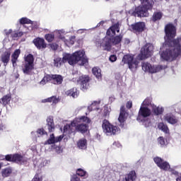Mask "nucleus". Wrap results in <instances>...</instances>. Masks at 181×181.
I'll return each instance as SVG.
<instances>
[{"label":"nucleus","instance_id":"2","mask_svg":"<svg viewBox=\"0 0 181 181\" xmlns=\"http://www.w3.org/2000/svg\"><path fill=\"white\" fill-rule=\"evenodd\" d=\"M86 52L83 50H80L74 52L73 54L64 53L63 54L62 59L60 57H57L54 59V67H60L62 64L64 63H69L70 66H74L77 64L78 62H81L80 66H84L88 63V59L84 57Z\"/></svg>","mask_w":181,"mask_h":181},{"label":"nucleus","instance_id":"18","mask_svg":"<svg viewBox=\"0 0 181 181\" xmlns=\"http://www.w3.org/2000/svg\"><path fill=\"white\" fill-rule=\"evenodd\" d=\"M64 138V135H60L59 136L55 137L54 134H52L49 135V138L47 141H45V145H53V144H57V142H62Z\"/></svg>","mask_w":181,"mask_h":181},{"label":"nucleus","instance_id":"24","mask_svg":"<svg viewBox=\"0 0 181 181\" xmlns=\"http://www.w3.org/2000/svg\"><path fill=\"white\" fill-rule=\"evenodd\" d=\"M47 127L49 132H54L56 126H54V120L53 119V117L49 116L47 118Z\"/></svg>","mask_w":181,"mask_h":181},{"label":"nucleus","instance_id":"27","mask_svg":"<svg viewBox=\"0 0 181 181\" xmlns=\"http://www.w3.org/2000/svg\"><path fill=\"white\" fill-rule=\"evenodd\" d=\"M140 2H141V6H144L147 11L152 9L155 4L153 0H140Z\"/></svg>","mask_w":181,"mask_h":181},{"label":"nucleus","instance_id":"21","mask_svg":"<svg viewBox=\"0 0 181 181\" xmlns=\"http://www.w3.org/2000/svg\"><path fill=\"white\" fill-rule=\"evenodd\" d=\"M102 47H104V50H107V52H110L111 50V47H112V40L111 37H105L101 43Z\"/></svg>","mask_w":181,"mask_h":181},{"label":"nucleus","instance_id":"53","mask_svg":"<svg viewBox=\"0 0 181 181\" xmlns=\"http://www.w3.org/2000/svg\"><path fill=\"white\" fill-rule=\"evenodd\" d=\"M176 181H181V175H178V177L176 178Z\"/></svg>","mask_w":181,"mask_h":181},{"label":"nucleus","instance_id":"13","mask_svg":"<svg viewBox=\"0 0 181 181\" xmlns=\"http://www.w3.org/2000/svg\"><path fill=\"white\" fill-rule=\"evenodd\" d=\"M152 115V111L146 106H141L139 110L137 121H141V118H148Z\"/></svg>","mask_w":181,"mask_h":181},{"label":"nucleus","instance_id":"42","mask_svg":"<svg viewBox=\"0 0 181 181\" xmlns=\"http://www.w3.org/2000/svg\"><path fill=\"white\" fill-rule=\"evenodd\" d=\"M86 172L81 168H78L76 170V175H78V176H81V177H83V176H86Z\"/></svg>","mask_w":181,"mask_h":181},{"label":"nucleus","instance_id":"47","mask_svg":"<svg viewBox=\"0 0 181 181\" xmlns=\"http://www.w3.org/2000/svg\"><path fill=\"white\" fill-rule=\"evenodd\" d=\"M126 108H127L128 110H131V108H132V101L129 100L127 103Z\"/></svg>","mask_w":181,"mask_h":181},{"label":"nucleus","instance_id":"4","mask_svg":"<svg viewBox=\"0 0 181 181\" xmlns=\"http://www.w3.org/2000/svg\"><path fill=\"white\" fill-rule=\"evenodd\" d=\"M49 81H51L52 84L59 86L63 83V76L59 74H47L41 80L40 84L45 86L46 83H49Z\"/></svg>","mask_w":181,"mask_h":181},{"label":"nucleus","instance_id":"17","mask_svg":"<svg viewBox=\"0 0 181 181\" xmlns=\"http://www.w3.org/2000/svg\"><path fill=\"white\" fill-rule=\"evenodd\" d=\"M118 121L120 122L121 128H124L125 126V121H127V110H125V107L122 106L120 107V113L118 117Z\"/></svg>","mask_w":181,"mask_h":181},{"label":"nucleus","instance_id":"12","mask_svg":"<svg viewBox=\"0 0 181 181\" xmlns=\"http://www.w3.org/2000/svg\"><path fill=\"white\" fill-rule=\"evenodd\" d=\"M129 30L133 33H142L145 30V23L137 22L129 25Z\"/></svg>","mask_w":181,"mask_h":181},{"label":"nucleus","instance_id":"33","mask_svg":"<svg viewBox=\"0 0 181 181\" xmlns=\"http://www.w3.org/2000/svg\"><path fill=\"white\" fill-rule=\"evenodd\" d=\"M12 174V168L11 167L6 168L2 170L1 175L3 177H9Z\"/></svg>","mask_w":181,"mask_h":181},{"label":"nucleus","instance_id":"8","mask_svg":"<svg viewBox=\"0 0 181 181\" xmlns=\"http://www.w3.org/2000/svg\"><path fill=\"white\" fill-rule=\"evenodd\" d=\"M141 60H145L153 54V45L151 43H146L143 46L140 51Z\"/></svg>","mask_w":181,"mask_h":181},{"label":"nucleus","instance_id":"11","mask_svg":"<svg viewBox=\"0 0 181 181\" xmlns=\"http://www.w3.org/2000/svg\"><path fill=\"white\" fill-rule=\"evenodd\" d=\"M132 15L138 18H148V16H149V12H148V10L143 6H139L135 8Z\"/></svg>","mask_w":181,"mask_h":181},{"label":"nucleus","instance_id":"15","mask_svg":"<svg viewBox=\"0 0 181 181\" xmlns=\"http://www.w3.org/2000/svg\"><path fill=\"white\" fill-rule=\"evenodd\" d=\"M33 43L35 45L37 50H45V49L47 47V43L45 41V38H42L40 37L35 38Z\"/></svg>","mask_w":181,"mask_h":181},{"label":"nucleus","instance_id":"49","mask_svg":"<svg viewBox=\"0 0 181 181\" xmlns=\"http://www.w3.org/2000/svg\"><path fill=\"white\" fill-rule=\"evenodd\" d=\"M32 181H42V178L39 177V174H36Z\"/></svg>","mask_w":181,"mask_h":181},{"label":"nucleus","instance_id":"51","mask_svg":"<svg viewBox=\"0 0 181 181\" xmlns=\"http://www.w3.org/2000/svg\"><path fill=\"white\" fill-rule=\"evenodd\" d=\"M19 36H22L21 33H16L12 35V37H19Z\"/></svg>","mask_w":181,"mask_h":181},{"label":"nucleus","instance_id":"39","mask_svg":"<svg viewBox=\"0 0 181 181\" xmlns=\"http://www.w3.org/2000/svg\"><path fill=\"white\" fill-rule=\"evenodd\" d=\"M64 134H66L67 135H71V134H73L71 126L70 124H66L64 127Z\"/></svg>","mask_w":181,"mask_h":181},{"label":"nucleus","instance_id":"55","mask_svg":"<svg viewBox=\"0 0 181 181\" xmlns=\"http://www.w3.org/2000/svg\"><path fill=\"white\" fill-rule=\"evenodd\" d=\"M4 1V0H0V4H2V1Z\"/></svg>","mask_w":181,"mask_h":181},{"label":"nucleus","instance_id":"6","mask_svg":"<svg viewBox=\"0 0 181 181\" xmlns=\"http://www.w3.org/2000/svg\"><path fill=\"white\" fill-rule=\"evenodd\" d=\"M35 57L33 54H29L25 57L24 67L23 68V72L27 76H30L32 71L35 70Z\"/></svg>","mask_w":181,"mask_h":181},{"label":"nucleus","instance_id":"20","mask_svg":"<svg viewBox=\"0 0 181 181\" xmlns=\"http://www.w3.org/2000/svg\"><path fill=\"white\" fill-rule=\"evenodd\" d=\"M164 120L171 125H176L179 122V119L172 113H167L164 115Z\"/></svg>","mask_w":181,"mask_h":181},{"label":"nucleus","instance_id":"30","mask_svg":"<svg viewBox=\"0 0 181 181\" xmlns=\"http://www.w3.org/2000/svg\"><path fill=\"white\" fill-rule=\"evenodd\" d=\"M152 111L154 115H162L165 110L162 107L154 105L152 107Z\"/></svg>","mask_w":181,"mask_h":181},{"label":"nucleus","instance_id":"9","mask_svg":"<svg viewBox=\"0 0 181 181\" xmlns=\"http://www.w3.org/2000/svg\"><path fill=\"white\" fill-rule=\"evenodd\" d=\"M122 62L124 64H128L130 70L137 69L138 64H139V62L136 59H134V56L131 54H125L122 58Z\"/></svg>","mask_w":181,"mask_h":181},{"label":"nucleus","instance_id":"50","mask_svg":"<svg viewBox=\"0 0 181 181\" xmlns=\"http://www.w3.org/2000/svg\"><path fill=\"white\" fill-rule=\"evenodd\" d=\"M71 181H80V178L78 177L77 175H74L71 178Z\"/></svg>","mask_w":181,"mask_h":181},{"label":"nucleus","instance_id":"29","mask_svg":"<svg viewBox=\"0 0 181 181\" xmlns=\"http://www.w3.org/2000/svg\"><path fill=\"white\" fill-rule=\"evenodd\" d=\"M122 37H124V36L122 34L111 37L113 46H117V45H119V43L122 42Z\"/></svg>","mask_w":181,"mask_h":181},{"label":"nucleus","instance_id":"37","mask_svg":"<svg viewBox=\"0 0 181 181\" xmlns=\"http://www.w3.org/2000/svg\"><path fill=\"white\" fill-rule=\"evenodd\" d=\"M100 105V103L97 101H94L92 104L88 107V111H94L95 110H98V106Z\"/></svg>","mask_w":181,"mask_h":181},{"label":"nucleus","instance_id":"41","mask_svg":"<svg viewBox=\"0 0 181 181\" xmlns=\"http://www.w3.org/2000/svg\"><path fill=\"white\" fill-rule=\"evenodd\" d=\"M158 144H160V146H165V145H166V141L163 136L158 137Z\"/></svg>","mask_w":181,"mask_h":181},{"label":"nucleus","instance_id":"44","mask_svg":"<svg viewBox=\"0 0 181 181\" xmlns=\"http://www.w3.org/2000/svg\"><path fill=\"white\" fill-rule=\"evenodd\" d=\"M37 133L39 134V135H40V136H42V135H47V132H46V131L43 128L38 129L37 130Z\"/></svg>","mask_w":181,"mask_h":181},{"label":"nucleus","instance_id":"22","mask_svg":"<svg viewBox=\"0 0 181 181\" xmlns=\"http://www.w3.org/2000/svg\"><path fill=\"white\" fill-rule=\"evenodd\" d=\"M1 62L3 63L4 66L6 67L9 62H11V51H5L1 55Z\"/></svg>","mask_w":181,"mask_h":181},{"label":"nucleus","instance_id":"52","mask_svg":"<svg viewBox=\"0 0 181 181\" xmlns=\"http://www.w3.org/2000/svg\"><path fill=\"white\" fill-rule=\"evenodd\" d=\"M42 103H50V98L42 100Z\"/></svg>","mask_w":181,"mask_h":181},{"label":"nucleus","instance_id":"19","mask_svg":"<svg viewBox=\"0 0 181 181\" xmlns=\"http://www.w3.org/2000/svg\"><path fill=\"white\" fill-rule=\"evenodd\" d=\"M120 26H121V23H119V21H117L116 23L112 25V26H110L106 32L107 36H111V32H112V35H115V31L117 33H119Z\"/></svg>","mask_w":181,"mask_h":181},{"label":"nucleus","instance_id":"1","mask_svg":"<svg viewBox=\"0 0 181 181\" xmlns=\"http://www.w3.org/2000/svg\"><path fill=\"white\" fill-rule=\"evenodd\" d=\"M165 33V45L168 47H174V49H167L161 54V57L165 62H173L176 60L179 56H181V37H176L177 34V28L173 23H168L164 28Z\"/></svg>","mask_w":181,"mask_h":181},{"label":"nucleus","instance_id":"5","mask_svg":"<svg viewBox=\"0 0 181 181\" xmlns=\"http://www.w3.org/2000/svg\"><path fill=\"white\" fill-rule=\"evenodd\" d=\"M1 160H6L7 162H13L20 165H23V163H26V162H28V159L19 153L6 155L5 157L2 156Z\"/></svg>","mask_w":181,"mask_h":181},{"label":"nucleus","instance_id":"34","mask_svg":"<svg viewBox=\"0 0 181 181\" xmlns=\"http://www.w3.org/2000/svg\"><path fill=\"white\" fill-rule=\"evenodd\" d=\"M158 129H161L164 134H170L169 130V127L167 124H164L163 122H160L158 124Z\"/></svg>","mask_w":181,"mask_h":181},{"label":"nucleus","instance_id":"40","mask_svg":"<svg viewBox=\"0 0 181 181\" xmlns=\"http://www.w3.org/2000/svg\"><path fill=\"white\" fill-rule=\"evenodd\" d=\"M143 104L145 105V107H149V105H152V97L146 98L144 100Z\"/></svg>","mask_w":181,"mask_h":181},{"label":"nucleus","instance_id":"31","mask_svg":"<svg viewBox=\"0 0 181 181\" xmlns=\"http://www.w3.org/2000/svg\"><path fill=\"white\" fill-rule=\"evenodd\" d=\"M136 179V173L135 170H132L125 177V181H134Z\"/></svg>","mask_w":181,"mask_h":181},{"label":"nucleus","instance_id":"56","mask_svg":"<svg viewBox=\"0 0 181 181\" xmlns=\"http://www.w3.org/2000/svg\"><path fill=\"white\" fill-rule=\"evenodd\" d=\"M108 1H110V0H106L107 2H108Z\"/></svg>","mask_w":181,"mask_h":181},{"label":"nucleus","instance_id":"48","mask_svg":"<svg viewBox=\"0 0 181 181\" xmlns=\"http://www.w3.org/2000/svg\"><path fill=\"white\" fill-rule=\"evenodd\" d=\"M103 116L104 117H110V110H108L107 108L104 109Z\"/></svg>","mask_w":181,"mask_h":181},{"label":"nucleus","instance_id":"54","mask_svg":"<svg viewBox=\"0 0 181 181\" xmlns=\"http://www.w3.org/2000/svg\"><path fill=\"white\" fill-rule=\"evenodd\" d=\"M71 45H74V41H71Z\"/></svg>","mask_w":181,"mask_h":181},{"label":"nucleus","instance_id":"25","mask_svg":"<svg viewBox=\"0 0 181 181\" xmlns=\"http://www.w3.org/2000/svg\"><path fill=\"white\" fill-rule=\"evenodd\" d=\"M162 18H163V13H162V11H155L151 18V21L153 22V23H156V22L161 21Z\"/></svg>","mask_w":181,"mask_h":181},{"label":"nucleus","instance_id":"23","mask_svg":"<svg viewBox=\"0 0 181 181\" xmlns=\"http://www.w3.org/2000/svg\"><path fill=\"white\" fill-rule=\"evenodd\" d=\"M19 56H21L20 49H16L11 54V62L13 64V67H16V66H18L16 63H18V59H19Z\"/></svg>","mask_w":181,"mask_h":181},{"label":"nucleus","instance_id":"32","mask_svg":"<svg viewBox=\"0 0 181 181\" xmlns=\"http://www.w3.org/2000/svg\"><path fill=\"white\" fill-rule=\"evenodd\" d=\"M77 146L79 149H87V139H81L78 140Z\"/></svg>","mask_w":181,"mask_h":181},{"label":"nucleus","instance_id":"46","mask_svg":"<svg viewBox=\"0 0 181 181\" xmlns=\"http://www.w3.org/2000/svg\"><path fill=\"white\" fill-rule=\"evenodd\" d=\"M110 62H112V63H114V62H117V55L112 54L109 57Z\"/></svg>","mask_w":181,"mask_h":181},{"label":"nucleus","instance_id":"36","mask_svg":"<svg viewBox=\"0 0 181 181\" xmlns=\"http://www.w3.org/2000/svg\"><path fill=\"white\" fill-rule=\"evenodd\" d=\"M21 25H33V21L28 18H21L20 19Z\"/></svg>","mask_w":181,"mask_h":181},{"label":"nucleus","instance_id":"43","mask_svg":"<svg viewBox=\"0 0 181 181\" xmlns=\"http://www.w3.org/2000/svg\"><path fill=\"white\" fill-rule=\"evenodd\" d=\"M49 103H52V104H57V103H59V98L56 96H52L49 98Z\"/></svg>","mask_w":181,"mask_h":181},{"label":"nucleus","instance_id":"3","mask_svg":"<svg viewBox=\"0 0 181 181\" xmlns=\"http://www.w3.org/2000/svg\"><path fill=\"white\" fill-rule=\"evenodd\" d=\"M91 120L88 117L81 116V117L76 118L72 122L71 125H74L76 132H80L81 134H86L88 131V124ZM77 122H86V124L81 123L77 124Z\"/></svg>","mask_w":181,"mask_h":181},{"label":"nucleus","instance_id":"35","mask_svg":"<svg viewBox=\"0 0 181 181\" xmlns=\"http://www.w3.org/2000/svg\"><path fill=\"white\" fill-rule=\"evenodd\" d=\"M92 73L93 76H95L96 78H101V69L98 67H94L92 69Z\"/></svg>","mask_w":181,"mask_h":181},{"label":"nucleus","instance_id":"16","mask_svg":"<svg viewBox=\"0 0 181 181\" xmlns=\"http://www.w3.org/2000/svg\"><path fill=\"white\" fill-rule=\"evenodd\" d=\"M90 76L88 75H82L79 76L78 79L77 80L78 83H80L81 87V90H87L88 88V83H90Z\"/></svg>","mask_w":181,"mask_h":181},{"label":"nucleus","instance_id":"28","mask_svg":"<svg viewBox=\"0 0 181 181\" xmlns=\"http://www.w3.org/2000/svg\"><path fill=\"white\" fill-rule=\"evenodd\" d=\"M66 95L68 97H72L73 98H77L78 97V90L77 88H72L65 92Z\"/></svg>","mask_w":181,"mask_h":181},{"label":"nucleus","instance_id":"38","mask_svg":"<svg viewBox=\"0 0 181 181\" xmlns=\"http://www.w3.org/2000/svg\"><path fill=\"white\" fill-rule=\"evenodd\" d=\"M45 39L48 42V43H52L53 40H54V33H48L45 35Z\"/></svg>","mask_w":181,"mask_h":181},{"label":"nucleus","instance_id":"14","mask_svg":"<svg viewBox=\"0 0 181 181\" xmlns=\"http://www.w3.org/2000/svg\"><path fill=\"white\" fill-rule=\"evenodd\" d=\"M153 160L160 169L165 171L170 169V165H169V163H168V161H164L161 158L156 157L153 158Z\"/></svg>","mask_w":181,"mask_h":181},{"label":"nucleus","instance_id":"26","mask_svg":"<svg viewBox=\"0 0 181 181\" xmlns=\"http://www.w3.org/2000/svg\"><path fill=\"white\" fill-rule=\"evenodd\" d=\"M11 100H12V95L11 93H8L0 98V104L4 107H6V105L11 104Z\"/></svg>","mask_w":181,"mask_h":181},{"label":"nucleus","instance_id":"10","mask_svg":"<svg viewBox=\"0 0 181 181\" xmlns=\"http://www.w3.org/2000/svg\"><path fill=\"white\" fill-rule=\"evenodd\" d=\"M142 70L144 71H148V73H158V71H160L163 69L162 65H158L157 66H152L151 64L148 62H144L141 64Z\"/></svg>","mask_w":181,"mask_h":181},{"label":"nucleus","instance_id":"45","mask_svg":"<svg viewBox=\"0 0 181 181\" xmlns=\"http://www.w3.org/2000/svg\"><path fill=\"white\" fill-rule=\"evenodd\" d=\"M49 47L52 49V50H57V49H59V45L56 43H52L49 44Z\"/></svg>","mask_w":181,"mask_h":181},{"label":"nucleus","instance_id":"7","mask_svg":"<svg viewBox=\"0 0 181 181\" xmlns=\"http://www.w3.org/2000/svg\"><path fill=\"white\" fill-rule=\"evenodd\" d=\"M102 128L103 129V132L109 136L115 135L117 132L119 131V128H118V127L112 125L105 119L103 122Z\"/></svg>","mask_w":181,"mask_h":181}]
</instances>
